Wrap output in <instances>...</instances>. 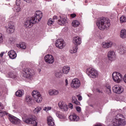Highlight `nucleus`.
<instances>
[{
	"instance_id": "7ed1b4c3",
	"label": "nucleus",
	"mask_w": 126,
	"mask_h": 126,
	"mask_svg": "<svg viewBox=\"0 0 126 126\" xmlns=\"http://www.w3.org/2000/svg\"><path fill=\"white\" fill-rule=\"evenodd\" d=\"M96 24L100 30H105L111 25L110 20L104 17L98 18L96 21Z\"/></svg>"
},
{
	"instance_id": "2f4dec72",
	"label": "nucleus",
	"mask_w": 126,
	"mask_h": 126,
	"mask_svg": "<svg viewBox=\"0 0 126 126\" xmlns=\"http://www.w3.org/2000/svg\"><path fill=\"white\" fill-rule=\"evenodd\" d=\"M78 50V47L77 46H75L70 50V53L71 54H75Z\"/></svg>"
},
{
	"instance_id": "72a5a7b5",
	"label": "nucleus",
	"mask_w": 126,
	"mask_h": 126,
	"mask_svg": "<svg viewBox=\"0 0 126 126\" xmlns=\"http://www.w3.org/2000/svg\"><path fill=\"white\" fill-rule=\"evenodd\" d=\"M18 47L20 48V49H22L23 50H25V49H26V45L24 43H20Z\"/></svg>"
},
{
	"instance_id": "c9c22d12",
	"label": "nucleus",
	"mask_w": 126,
	"mask_h": 126,
	"mask_svg": "<svg viewBox=\"0 0 126 126\" xmlns=\"http://www.w3.org/2000/svg\"><path fill=\"white\" fill-rule=\"evenodd\" d=\"M120 20L121 23H124L125 22H126V16H122L120 18Z\"/></svg>"
},
{
	"instance_id": "e2e57ef3",
	"label": "nucleus",
	"mask_w": 126,
	"mask_h": 126,
	"mask_svg": "<svg viewBox=\"0 0 126 126\" xmlns=\"http://www.w3.org/2000/svg\"><path fill=\"white\" fill-rule=\"evenodd\" d=\"M121 32H126V30L125 29H123L121 30Z\"/></svg>"
},
{
	"instance_id": "c03bdc74",
	"label": "nucleus",
	"mask_w": 126,
	"mask_h": 126,
	"mask_svg": "<svg viewBox=\"0 0 126 126\" xmlns=\"http://www.w3.org/2000/svg\"><path fill=\"white\" fill-rule=\"evenodd\" d=\"M3 42V37L2 34L0 33V44H2Z\"/></svg>"
},
{
	"instance_id": "c756f323",
	"label": "nucleus",
	"mask_w": 126,
	"mask_h": 126,
	"mask_svg": "<svg viewBox=\"0 0 126 126\" xmlns=\"http://www.w3.org/2000/svg\"><path fill=\"white\" fill-rule=\"evenodd\" d=\"M41 110H42V108L40 106H38L34 109L33 113L36 115H38L40 112H41Z\"/></svg>"
},
{
	"instance_id": "ddd939ff",
	"label": "nucleus",
	"mask_w": 126,
	"mask_h": 126,
	"mask_svg": "<svg viewBox=\"0 0 126 126\" xmlns=\"http://www.w3.org/2000/svg\"><path fill=\"white\" fill-rule=\"evenodd\" d=\"M72 42L75 46H79L81 45L82 43V40L80 37L77 36L73 38Z\"/></svg>"
},
{
	"instance_id": "dca6fc26",
	"label": "nucleus",
	"mask_w": 126,
	"mask_h": 126,
	"mask_svg": "<svg viewBox=\"0 0 126 126\" xmlns=\"http://www.w3.org/2000/svg\"><path fill=\"white\" fill-rule=\"evenodd\" d=\"M101 47L103 49H109V48H112V47H113V42L112 41H108L107 42H103L101 44Z\"/></svg>"
},
{
	"instance_id": "052dcab7",
	"label": "nucleus",
	"mask_w": 126,
	"mask_h": 126,
	"mask_svg": "<svg viewBox=\"0 0 126 126\" xmlns=\"http://www.w3.org/2000/svg\"><path fill=\"white\" fill-rule=\"evenodd\" d=\"M57 18H58V16H54L52 19H53V20H55V19H57Z\"/></svg>"
},
{
	"instance_id": "7c9ffc66",
	"label": "nucleus",
	"mask_w": 126,
	"mask_h": 126,
	"mask_svg": "<svg viewBox=\"0 0 126 126\" xmlns=\"http://www.w3.org/2000/svg\"><path fill=\"white\" fill-rule=\"evenodd\" d=\"M80 24V23L78 22L77 20H74L72 22V26L73 27H78V26H79V25Z\"/></svg>"
},
{
	"instance_id": "f8f14e48",
	"label": "nucleus",
	"mask_w": 126,
	"mask_h": 126,
	"mask_svg": "<svg viewBox=\"0 0 126 126\" xmlns=\"http://www.w3.org/2000/svg\"><path fill=\"white\" fill-rule=\"evenodd\" d=\"M24 77L26 78H31V76L34 74L33 70L31 69H26L23 72Z\"/></svg>"
},
{
	"instance_id": "13d9d810",
	"label": "nucleus",
	"mask_w": 126,
	"mask_h": 126,
	"mask_svg": "<svg viewBox=\"0 0 126 126\" xmlns=\"http://www.w3.org/2000/svg\"><path fill=\"white\" fill-rule=\"evenodd\" d=\"M3 54H4V52H1L0 54V57H1V58H2V57H3Z\"/></svg>"
},
{
	"instance_id": "79ce46f5",
	"label": "nucleus",
	"mask_w": 126,
	"mask_h": 126,
	"mask_svg": "<svg viewBox=\"0 0 126 126\" xmlns=\"http://www.w3.org/2000/svg\"><path fill=\"white\" fill-rule=\"evenodd\" d=\"M6 114V112L3 110H0V118H2L4 116V114Z\"/></svg>"
},
{
	"instance_id": "49530a36",
	"label": "nucleus",
	"mask_w": 126,
	"mask_h": 126,
	"mask_svg": "<svg viewBox=\"0 0 126 126\" xmlns=\"http://www.w3.org/2000/svg\"><path fill=\"white\" fill-rule=\"evenodd\" d=\"M9 19L11 20H13V19H15V15L14 14H12L9 16Z\"/></svg>"
},
{
	"instance_id": "ea45409f",
	"label": "nucleus",
	"mask_w": 126,
	"mask_h": 126,
	"mask_svg": "<svg viewBox=\"0 0 126 126\" xmlns=\"http://www.w3.org/2000/svg\"><path fill=\"white\" fill-rule=\"evenodd\" d=\"M43 111H45V112H48V111H51L52 110V107L50 106H46L43 108Z\"/></svg>"
},
{
	"instance_id": "69168bd1",
	"label": "nucleus",
	"mask_w": 126,
	"mask_h": 126,
	"mask_svg": "<svg viewBox=\"0 0 126 126\" xmlns=\"http://www.w3.org/2000/svg\"><path fill=\"white\" fill-rule=\"evenodd\" d=\"M98 37H99V38H100V39H103V38H104V37H103L102 36H101V35H99L98 36Z\"/></svg>"
},
{
	"instance_id": "603ef678",
	"label": "nucleus",
	"mask_w": 126,
	"mask_h": 126,
	"mask_svg": "<svg viewBox=\"0 0 126 126\" xmlns=\"http://www.w3.org/2000/svg\"><path fill=\"white\" fill-rule=\"evenodd\" d=\"M78 99L79 100V101H81V100H82V96H81V95H78Z\"/></svg>"
},
{
	"instance_id": "393cba45",
	"label": "nucleus",
	"mask_w": 126,
	"mask_h": 126,
	"mask_svg": "<svg viewBox=\"0 0 126 126\" xmlns=\"http://www.w3.org/2000/svg\"><path fill=\"white\" fill-rule=\"evenodd\" d=\"M70 68L68 66H65L63 68V73L64 74H67L69 72Z\"/></svg>"
},
{
	"instance_id": "4d7b16f0",
	"label": "nucleus",
	"mask_w": 126,
	"mask_h": 126,
	"mask_svg": "<svg viewBox=\"0 0 126 126\" xmlns=\"http://www.w3.org/2000/svg\"><path fill=\"white\" fill-rule=\"evenodd\" d=\"M64 30H65V31H64ZM67 30H68V29H67V27H65V28H64L63 29V31H65V32H66V31H67Z\"/></svg>"
},
{
	"instance_id": "de8ad7c7",
	"label": "nucleus",
	"mask_w": 126,
	"mask_h": 126,
	"mask_svg": "<svg viewBox=\"0 0 126 126\" xmlns=\"http://www.w3.org/2000/svg\"><path fill=\"white\" fill-rule=\"evenodd\" d=\"M76 111L78 112V113H80L81 112V108L79 106L76 107Z\"/></svg>"
},
{
	"instance_id": "a211bd4d",
	"label": "nucleus",
	"mask_w": 126,
	"mask_h": 126,
	"mask_svg": "<svg viewBox=\"0 0 126 126\" xmlns=\"http://www.w3.org/2000/svg\"><path fill=\"white\" fill-rule=\"evenodd\" d=\"M14 31H15L14 23L12 22H9L8 23V28L7 29V32H14Z\"/></svg>"
},
{
	"instance_id": "9d476101",
	"label": "nucleus",
	"mask_w": 126,
	"mask_h": 126,
	"mask_svg": "<svg viewBox=\"0 0 126 126\" xmlns=\"http://www.w3.org/2000/svg\"><path fill=\"white\" fill-rule=\"evenodd\" d=\"M113 91L116 94H121L124 92V88L121 86L115 85L113 87Z\"/></svg>"
},
{
	"instance_id": "37998d69",
	"label": "nucleus",
	"mask_w": 126,
	"mask_h": 126,
	"mask_svg": "<svg viewBox=\"0 0 126 126\" xmlns=\"http://www.w3.org/2000/svg\"><path fill=\"white\" fill-rule=\"evenodd\" d=\"M15 11L16 12H20V11H21V8L19 6H17L15 7Z\"/></svg>"
},
{
	"instance_id": "0eeeda50",
	"label": "nucleus",
	"mask_w": 126,
	"mask_h": 126,
	"mask_svg": "<svg viewBox=\"0 0 126 126\" xmlns=\"http://www.w3.org/2000/svg\"><path fill=\"white\" fill-rule=\"evenodd\" d=\"M66 45L65 42L63 39H58L56 41L55 46L60 50H63Z\"/></svg>"
},
{
	"instance_id": "6ab92c4d",
	"label": "nucleus",
	"mask_w": 126,
	"mask_h": 126,
	"mask_svg": "<svg viewBox=\"0 0 126 126\" xmlns=\"http://www.w3.org/2000/svg\"><path fill=\"white\" fill-rule=\"evenodd\" d=\"M48 94L50 96H58L60 94V92L58 90L50 89L48 91Z\"/></svg>"
},
{
	"instance_id": "e433bc0d",
	"label": "nucleus",
	"mask_w": 126,
	"mask_h": 126,
	"mask_svg": "<svg viewBox=\"0 0 126 126\" xmlns=\"http://www.w3.org/2000/svg\"><path fill=\"white\" fill-rule=\"evenodd\" d=\"M96 62L99 66H102V65L103 64V62H102V60L99 59V58H97L96 59Z\"/></svg>"
},
{
	"instance_id": "c85d7f7f",
	"label": "nucleus",
	"mask_w": 126,
	"mask_h": 126,
	"mask_svg": "<svg viewBox=\"0 0 126 126\" xmlns=\"http://www.w3.org/2000/svg\"><path fill=\"white\" fill-rule=\"evenodd\" d=\"M72 102L74 104H75V105H80V102H79V101L77 100V98H76V97H75V96H72Z\"/></svg>"
},
{
	"instance_id": "8fccbe9b",
	"label": "nucleus",
	"mask_w": 126,
	"mask_h": 126,
	"mask_svg": "<svg viewBox=\"0 0 126 126\" xmlns=\"http://www.w3.org/2000/svg\"><path fill=\"white\" fill-rule=\"evenodd\" d=\"M65 86H67V85H68V80H67V79H66L65 80Z\"/></svg>"
},
{
	"instance_id": "f704fd0d",
	"label": "nucleus",
	"mask_w": 126,
	"mask_h": 126,
	"mask_svg": "<svg viewBox=\"0 0 126 126\" xmlns=\"http://www.w3.org/2000/svg\"><path fill=\"white\" fill-rule=\"evenodd\" d=\"M106 91L107 94H111L112 93V90H111V86L107 85Z\"/></svg>"
},
{
	"instance_id": "473e14b6",
	"label": "nucleus",
	"mask_w": 126,
	"mask_h": 126,
	"mask_svg": "<svg viewBox=\"0 0 126 126\" xmlns=\"http://www.w3.org/2000/svg\"><path fill=\"white\" fill-rule=\"evenodd\" d=\"M56 77H57V78H61L62 76H63V74L62 71H57L55 73V74Z\"/></svg>"
},
{
	"instance_id": "5fc2aeb1",
	"label": "nucleus",
	"mask_w": 126,
	"mask_h": 126,
	"mask_svg": "<svg viewBox=\"0 0 126 126\" xmlns=\"http://www.w3.org/2000/svg\"><path fill=\"white\" fill-rule=\"evenodd\" d=\"M76 16V14H71V17H72V18H74Z\"/></svg>"
},
{
	"instance_id": "20e7f679",
	"label": "nucleus",
	"mask_w": 126,
	"mask_h": 126,
	"mask_svg": "<svg viewBox=\"0 0 126 126\" xmlns=\"http://www.w3.org/2000/svg\"><path fill=\"white\" fill-rule=\"evenodd\" d=\"M32 95L34 101L36 102V103H42L43 101V97L41 93L39 92L37 90H34L32 93Z\"/></svg>"
},
{
	"instance_id": "412c9836",
	"label": "nucleus",
	"mask_w": 126,
	"mask_h": 126,
	"mask_svg": "<svg viewBox=\"0 0 126 126\" xmlns=\"http://www.w3.org/2000/svg\"><path fill=\"white\" fill-rule=\"evenodd\" d=\"M8 55L9 58L12 59V60L15 59L17 57L16 52L13 50H10L8 53Z\"/></svg>"
},
{
	"instance_id": "a18cd8bd",
	"label": "nucleus",
	"mask_w": 126,
	"mask_h": 126,
	"mask_svg": "<svg viewBox=\"0 0 126 126\" xmlns=\"http://www.w3.org/2000/svg\"><path fill=\"white\" fill-rule=\"evenodd\" d=\"M21 3V0H16V4L17 6L20 5Z\"/></svg>"
},
{
	"instance_id": "6e6d98bb",
	"label": "nucleus",
	"mask_w": 126,
	"mask_h": 126,
	"mask_svg": "<svg viewBox=\"0 0 126 126\" xmlns=\"http://www.w3.org/2000/svg\"><path fill=\"white\" fill-rule=\"evenodd\" d=\"M94 126H102V124H101V123H98L95 124Z\"/></svg>"
},
{
	"instance_id": "4be33fe9",
	"label": "nucleus",
	"mask_w": 126,
	"mask_h": 126,
	"mask_svg": "<svg viewBox=\"0 0 126 126\" xmlns=\"http://www.w3.org/2000/svg\"><path fill=\"white\" fill-rule=\"evenodd\" d=\"M69 119L72 122H78V121H79V117L75 114H73L69 116Z\"/></svg>"
},
{
	"instance_id": "1a4fd4ad",
	"label": "nucleus",
	"mask_w": 126,
	"mask_h": 126,
	"mask_svg": "<svg viewBox=\"0 0 126 126\" xmlns=\"http://www.w3.org/2000/svg\"><path fill=\"white\" fill-rule=\"evenodd\" d=\"M26 124H30L33 126H38V122L35 120V118L33 117H29L24 120Z\"/></svg>"
},
{
	"instance_id": "09e8293b",
	"label": "nucleus",
	"mask_w": 126,
	"mask_h": 126,
	"mask_svg": "<svg viewBox=\"0 0 126 126\" xmlns=\"http://www.w3.org/2000/svg\"><path fill=\"white\" fill-rule=\"evenodd\" d=\"M4 106L0 102V110H3Z\"/></svg>"
},
{
	"instance_id": "bf43d9fd",
	"label": "nucleus",
	"mask_w": 126,
	"mask_h": 126,
	"mask_svg": "<svg viewBox=\"0 0 126 126\" xmlns=\"http://www.w3.org/2000/svg\"><path fill=\"white\" fill-rule=\"evenodd\" d=\"M2 94H3V92H2V91H0V96H2Z\"/></svg>"
},
{
	"instance_id": "6e6552de",
	"label": "nucleus",
	"mask_w": 126,
	"mask_h": 126,
	"mask_svg": "<svg viewBox=\"0 0 126 126\" xmlns=\"http://www.w3.org/2000/svg\"><path fill=\"white\" fill-rule=\"evenodd\" d=\"M80 85V81L77 78L73 79L71 83V87L73 88V89H77V88H79Z\"/></svg>"
},
{
	"instance_id": "f03ea898",
	"label": "nucleus",
	"mask_w": 126,
	"mask_h": 126,
	"mask_svg": "<svg viewBox=\"0 0 126 126\" xmlns=\"http://www.w3.org/2000/svg\"><path fill=\"white\" fill-rule=\"evenodd\" d=\"M124 115L118 114L111 119L107 120V122L109 123L107 126H125L126 125V120L122 119Z\"/></svg>"
},
{
	"instance_id": "0e129e2a",
	"label": "nucleus",
	"mask_w": 126,
	"mask_h": 126,
	"mask_svg": "<svg viewBox=\"0 0 126 126\" xmlns=\"http://www.w3.org/2000/svg\"><path fill=\"white\" fill-rule=\"evenodd\" d=\"M120 54H121V55H123V54H125V51H120Z\"/></svg>"
},
{
	"instance_id": "2eb2a0df",
	"label": "nucleus",
	"mask_w": 126,
	"mask_h": 126,
	"mask_svg": "<svg viewBox=\"0 0 126 126\" xmlns=\"http://www.w3.org/2000/svg\"><path fill=\"white\" fill-rule=\"evenodd\" d=\"M9 120L13 125H19L20 124V120L14 116L10 117Z\"/></svg>"
},
{
	"instance_id": "39448f33",
	"label": "nucleus",
	"mask_w": 126,
	"mask_h": 126,
	"mask_svg": "<svg viewBox=\"0 0 126 126\" xmlns=\"http://www.w3.org/2000/svg\"><path fill=\"white\" fill-rule=\"evenodd\" d=\"M87 74L92 78H97L99 76V73L95 69L92 67L88 68L87 69Z\"/></svg>"
},
{
	"instance_id": "680f3d73",
	"label": "nucleus",
	"mask_w": 126,
	"mask_h": 126,
	"mask_svg": "<svg viewBox=\"0 0 126 126\" xmlns=\"http://www.w3.org/2000/svg\"><path fill=\"white\" fill-rule=\"evenodd\" d=\"M97 92H98V93H102V91H100L99 89H97L96 90Z\"/></svg>"
},
{
	"instance_id": "4c0bfd02",
	"label": "nucleus",
	"mask_w": 126,
	"mask_h": 126,
	"mask_svg": "<svg viewBox=\"0 0 126 126\" xmlns=\"http://www.w3.org/2000/svg\"><path fill=\"white\" fill-rule=\"evenodd\" d=\"M55 22V20L54 19L50 18L48 20L47 24L49 26H51L53 23Z\"/></svg>"
},
{
	"instance_id": "423d86ee",
	"label": "nucleus",
	"mask_w": 126,
	"mask_h": 126,
	"mask_svg": "<svg viewBox=\"0 0 126 126\" xmlns=\"http://www.w3.org/2000/svg\"><path fill=\"white\" fill-rule=\"evenodd\" d=\"M112 78L116 83H120L123 81V75L118 72H114L112 74Z\"/></svg>"
},
{
	"instance_id": "b1692460",
	"label": "nucleus",
	"mask_w": 126,
	"mask_h": 126,
	"mask_svg": "<svg viewBox=\"0 0 126 126\" xmlns=\"http://www.w3.org/2000/svg\"><path fill=\"white\" fill-rule=\"evenodd\" d=\"M47 123L48 126H55V122H54V119H53V118L52 117L49 116L47 118Z\"/></svg>"
},
{
	"instance_id": "5701e85b",
	"label": "nucleus",
	"mask_w": 126,
	"mask_h": 126,
	"mask_svg": "<svg viewBox=\"0 0 126 126\" xmlns=\"http://www.w3.org/2000/svg\"><path fill=\"white\" fill-rule=\"evenodd\" d=\"M25 101L30 106L32 105V97L29 95H27L25 97Z\"/></svg>"
},
{
	"instance_id": "f257e3e1",
	"label": "nucleus",
	"mask_w": 126,
	"mask_h": 126,
	"mask_svg": "<svg viewBox=\"0 0 126 126\" xmlns=\"http://www.w3.org/2000/svg\"><path fill=\"white\" fill-rule=\"evenodd\" d=\"M43 17V13L41 11H37L34 14V15L31 17L29 20H26L25 21L24 26L26 28H31L33 24L38 23Z\"/></svg>"
},
{
	"instance_id": "864d4df0",
	"label": "nucleus",
	"mask_w": 126,
	"mask_h": 126,
	"mask_svg": "<svg viewBox=\"0 0 126 126\" xmlns=\"http://www.w3.org/2000/svg\"><path fill=\"white\" fill-rule=\"evenodd\" d=\"M69 108L70 109H73V105H72L71 103L69 104Z\"/></svg>"
},
{
	"instance_id": "a878e982",
	"label": "nucleus",
	"mask_w": 126,
	"mask_h": 126,
	"mask_svg": "<svg viewBox=\"0 0 126 126\" xmlns=\"http://www.w3.org/2000/svg\"><path fill=\"white\" fill-rule=\"evenodd\" d=\"M15 95L17 97H22L24 95V91L22 90H18L16 92Z\"/></svg>"
},
{
	"instance_id": "cd10ccee",
	"label": "nucleus",
	"mask_w": 126,
	"mask_h": 126,
	"mask_svg": "<svg viewBox=\"0 0 126 126\" xmlns=\"http://www.w3.org/2000/svg\"><path fill=\"white\" fill-rule=\"evenodd\" d=\"M8 77H9L10 78H12L13 79H15V78L17 77V76L16 75V74L12 72H10L8 73Z\"/></svg>"
},
{
	"instance_id": "a19ab883",
	"label": "nucleus",
	"mask_w": 126,
	"mask_h": 126,
	"mask_svg": "<svg viewBox=\"0 0 126 126\" xmlns=\"http://www.w3.org/2000/svg\"><path fill=\"white\" fill-rule=\"evenodd\" d=\"M15 41V39H14V38H13V37H11L9 39L8 42L9 44H13V43H14Z\"/></svg>"
},
{
	"instance_id": "338daca9",
	"label": "nucleus",
	"mask_w": 126,
	"mask_h": 126,
	"mask_svg": "<svg viewBox=\"0 0 126 126\" xmlns=\"http://www.w3.org/2000/svg\"><path fill=\"white\" fill-rule=\"evenodd\" d=\"M85 3H87V2H88V1L87 0H86L85 1Z\"/></svg>"
},
{
	"instance_id": "58836bf2",
	"label": "nucleus",
	"mask_w": 126,
	"mask_h": 126,
	"mask_svg": "<svg viewBox=\"0 0 126 126\" xmlns=\"http://www.w3.org/2000/svg\"><path fill=\"white\" fill-rule=\"evenodd\" d=\"M120 36L122 39H125V38H126V32H121Z\"/></svg>"
},
{
	"instance_id": "bb28decb",
	"label": "nucleus",
	"mask_w": 126,
	"mask_h": 126,
	"mask_svg": "<svg viewBox=\"0 0 126 126\" xmlns=\"http://www.w3.org/2000/svg\"><path fill=\"white\" fill-rule=\"evenodd\" d=\"M56 115L59 119H65L64 115L63 114V113H61L60 111H56Z\"/></svg>"
},
{
	"instance_id": "4468645a",
	"label": "nucleus",
	"mask_w": 126,
	"mask_h": 126,
	"mask_svg": "<svg viewBox=\"0 0 126 126\" xmlns=\"http://www.w3.org/2000/svg\"><path fill=\"white\" fill-rule=\"evenodd\" d=\"M107 57L110 61H114L116 60L117 55H116V52L114 51L110 50L108 53Z\"/></svg>"
},
{
	"instance_id": "3c124183",
	"label": "nucleus",
	"mask_w": 126,
	"mask_h": 126,
	"mask_svg": "<svg viewBox=\"0 0 126 126\" xmlns=\"http://www.w3.org/2000/svg\"><path fill=\"white\" fill-rule=\"evenodd\" d=\"M24 1H25V2H27V3H30L32 1V0H23Z\"/></svg>"
},
{
	"instance_id": "aec40b11",
	"label": "nucleus",
	"mask_w": 126,
	"mask_h": 126,
	"mask_svg": "<svg viewBox=\"0 0 126 126\" xmlns=\"http://www.w3.org/2000/svg\"><path fill=\"white\" fill-rule=\"evenodd\" d=\"M67 22V20L66 18L64 17H60V18L58 21V23L59 25H61L62 26H63L65 23Z\"/></svg>"
},
{
	"instance_id": "9b49d317",
	"label": "nucleus",
	"mask_w": 126,
	"mask_h": 126,
	"mask_svg": "<svg viewBox=\"0 0 126 126\" xmlns=\"http://www.w3.org/2000/svg\"><path fill=\"white\" fill-rule=\"evenodd\" d=\"M44 60L47 63H49V64H52V63H54L55 62L54 57H53V56L50 54L46 55L45 56Z\"/></svg>"
},
{
	"instance_id": "f3484780",
	"label": "nucleus",
	"mask_w": 126,
	"mask_h": 126,
	"mask_svg": "<svg viewBox=\"0 0 126 126\" xmlns=\"http://www.w3.org/2000/svg\"><path fill=\"white\" fill-rule=\"evenodd\" d=\"M59 107L63 111H67L68 110V108L67 107V105L64 103L63 101H60L58 103Z\"/></svg>"
}]
</instances>
